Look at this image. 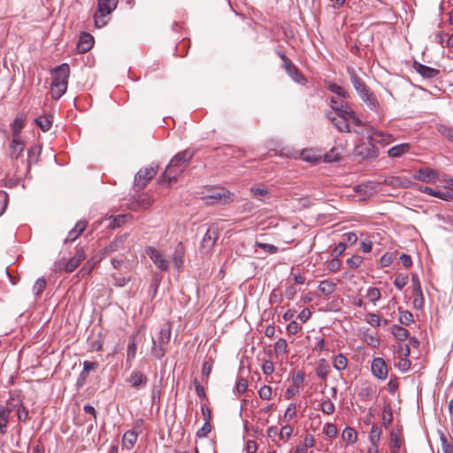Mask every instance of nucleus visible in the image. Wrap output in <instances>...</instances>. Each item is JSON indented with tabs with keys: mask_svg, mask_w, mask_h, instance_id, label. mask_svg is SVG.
<instances>
[{
	"mask_svg": "<svg viewBox=\"0 0 453 453\" xmlns=\"http://www.w3.org/2000/svg\"><path fill=\"white\" fill-rule=\"evenodd\" d=\"M195 156V150L192 149L184 150L177 153L166 166L165 172L159 178V182H167L171 184L177 180L178 177L188 167L189 162Z\"/></svg>",
	"mask_w": 453,
	"mask_h": 453,
	"instance_id": "f257e3e1",
	"label": "nucleus"
},
{
	"mask_svg": "<svg viewBox=\"0 0 453 453\" xmlns=\"http://www.w3.org/2000/svg\"><path fill=\"white\" fill-rule=\"evenodd\" d=\"M70 68L67 64H62L54 70L50 88L54 99L60 98L65 93Z\"/></svg>",
	"mask_w": 453,
	"mask_h": 453,
	"instance_id": "f03ea898",
	"label": "nucleus"
},
{
	"mask_svg": "<svg viewBox=\"0 0 453 453\" xmlns=\"http://www.w3.org/2000/svg\"><path fill=\"white\" fill-rule=\"evenodd\" d=\"M119 0H97V11L94 14L96 27H103L107 24L105 16L111 14L117 7Z\"/></svg>",
	"mask_w": 453,
	"mask_h": 453,
	"instance_id": "7ed1b4c3",
	"label": "nucleus"
},
{
	"mask_svg": "<svg viewBox=\"0 0 453 453\" xmlns=\"http://www.w3.org/2000/svg\"><path fill=\"white\" fill-rule=\"evenodd\" d=\"M158 170L157 165H151L148 167L141 169L134 177V185L139 189H142L157 174Z\"/></svg>",
	"mask_w": 453,
	"mask_h": 453,
	"instance_id": "20e7f679",
	"label": "nucleus"
},
{
	"mask_svg": "<svg viewBox=\"0 0 453 453\" xmlns=\"http://www.w3.org/2000/svg\"><path fill=\"white\" fill-rule=\"evenodd\" d=\"M283 63V68L287 73L297 83L303 84L306 81L304 76L299 72L296 65L283 53L280 51L277 52Z\"/></svg>",
	"mask_w": 453,
	"mask_h": 453,
	"instance_id": "39448f33",
	"label": "nucleus"
},
{
	"mask_svg": "<svg viewBox=\"0 0 453 453\" xmlns=\"http://www.w3.org/2000/svg\"><path fill=\"white\" fill-rule=\"evenodd\" d=\"M354 155L361 159L376 158L379 150L372 142H362L355 147Z\"/></svg>",
	"mask_w": 453,
	"mask_h": 453,
	"instance_id": "423d86ee",
	"label": "nucleus"
},
{
	"mask_svg": "<svg viewBox=\"0 0 453 453\" xmlns=\"http://www.w3.org/2000/svg\"><path fill=\"white\" fill-rule=\"evenodd\" d=\"M146 254L158 269L161 271H168L169 262L163 257L159 250L153 247H148L146 249Z\"/></svg>",
	"mask_w": 453,
	"mask_h": 453,
	"instance_id": "0eeeda50",
	"label": "nucleus"
},
{
	"mask_svg": "<svg viewBox=\"0 0 453 453\" xmlns=\"http://www.w3.org/2000/svg\"><path fill=\"white\" fill-rule=\"evenodd\" d=\"M414 179L426 182V183H432L438 180L439 178V172L436 170H434L429 167H422L419 168L414 174Z\"/></svg>",
	"mask_w": 453,
	"mask_h": 453,
	"instance_id": "6e6552de",
	"label": "nucleus"
},
{
	"mask_svg": "<svg viewBox=\"0 0 453 453\" xmlns=\"http://www.w3.org/2000/svg\"><path fill=\"white\" fill-rule=\"evenodd\" d=\"M86 258L85 251L82 248L76 249V252L73 257L65 265L64 270L66 273H73L81 263Z\"/></svg>",
	"mask_w": 453,
	"mask_h": 453,
	"instance_id": "1a4fd4ad",
	"label": "nucleus"
},
{
	"mask_svg": "<svg viewBox=\"0 0 453 453\" xmlns=\"http://www.w3.org/2000/svg\"><path fill=\"white\" fill-rule=\"evenodd\" d=\"M372 372L380 380H385L388 376V366L380 357H376L372 362Z\"/></svg>",
	"mask_w": 453,
	"mask_h": 453,
	"instance_id": "9d476101",
	"label": "nucleus"
},
{
	"mask_svg": "<svg viewBox=\"0 0 453 453\" xmlns=\"http://www.w3.org/2000/svg\"><path fill=\"white\" fill-rule=\"evenodd\" d=\"M411 281L413 285V303L415 307L421 308L424 304V296L422 293L419 279L417 274H412Z\"/></svg>",
	"mask_w": 453,
	"mask_h": 453,
	"instance_id": "9b49d317",
	"label": "nucleus"
},
{
	"mask_svg": "<svg viewBox=\"0 0 453 453\" xmlns=\"http://www.w3.org/2000/svg\"><path fill=\"white\" fill-rule=\"evenodd\" d=\"M385 183L387 185L392 186L394 188H409L418 186L416 183L411 181V180L401 177V176H390L385 180Z\"/></svg>",
	"mask_w": 453,
	"mask_h": 453,
	"instance_id": "f8f14e48",
	"label": "nucleus"
},
{
	"mask_svg": "<svg viewBox=\"0 0 453 453\" xmlns=\"http://www.w3.org/2000/svg\"><path fill=\"white\" fill-rule=\"evenodd\" d=\"M347 71L350 77L351 83L359 96L370 89L363 79L356 73V71L353 68L349 67Z\"/></svg>",
	"mask_w": 453,
	"mask_h": 453,
	"instance_id": "ddd939ff",
	"label": "nucleus"
},
{
	"mask_svg": "<svg viewBox=\"0 0 453 453\" xmlns=\"http://www.w3.org/2000/svg\"><path fill=\"white\" fill-rule=\"evenodd\" d=\"M16 407L15 404H13L11 402H8L6 405L0 406V432L1 434H4L6 431L7 424L9 421V416L11 412L14 410Z\"/></svg>",
	"mask_w": 453,
	"mask_h": 453,
	"instance_id": "4468645a",
	"label": "nucleus"
},
{
	"mask_svg": "<svg viewBox=\"0 0 453 453\" xmlns=\"http://www.w3.org/2000/svg\"><path fill=\"white\" fill-rule=\"evenodd\" d=\"M127 236L125 234L115 238L108 246L104 247L101 250L102 256L100 257V259L105 257L106 256L110 255L114 251L122 249L127 240Z\"/></svg>",
	"mask_w": 453,
	"mask_h": 453,
	"instance_id": "2eb2a0df",
	"label": "nucleus"
},
{
	"mask_svg": "<svg viewBox=\"0 0 453 453\" xmlns=\"http://www.w3.org/2000/svg\"><path fill=\"white\" fill-rule=\"evenodd\" d=\"M413 68L418 73H419L425 79H433L440 73V71L438 69L429 67L418 61L413 62Z\"/></svg>",
	"mask_w": 453,
	"mask_h": 453,
	"instance_id": "dca6fc26",
	"label": "nucleus"
},
{
	"mask_svg": "<svg viewBox=\"0 0 453 453\" xmlns=\"http://www.w3.org/2000/svg\"><path fill=\"white\" fill-rule=\"evenodd\" d=\"M127 381L134 388L145 386L148 381L147 376L140 371H133Z\"/></svg>",
	"mask_w": 453,
	"mask_h": 453,
	"instance_id": "f3484780",
	"label": "nucleus"
},
{
	"mask_svg": "<svg viewBox=\"0 0 453 453\" xmlns=\"http://www.w3.org/2000/svg\"><path fill=\"white\" fill-rule=\"evenodd\" d=\"M94 45V38L88 33H82L77 44L79 52L85 53L88 51Z\"/></svg>",
	"mask_w": 453,
	"mask_h": 453,
	"instance_id": "a211bd4d",
	"label": "nucleus"
},
{
	"mask_svg": "<svg viewBox=\"0 0 453 453\" xmlns=\"http://www.w3.org/2000/svg\"><path fill=\"white\" fill-rule=\"evenodd\" d=\"M88 222L86 220H80L76 223L74 227H73L69 233L67 237L65 240V242H74L86 229Z\"/></svg>",
	"mask_w": 453,
	"mask_h": 453,
	"instance_id": "6ab92c4d",
	"label": "nucleus"
},
{
	"mask_svg": "<svg viewBox=\"0 0 453 453\" xmlns=\"http://www.w3.org/2000/svg\"><path fill=\"white\" fill-rule=\"evenodd\" d=\"M218 231H219L218 226H216L214 225H211L208 228V230H207V232H206V234L203 236V239L202 241V245L204 248L211 247V246H212L216 242L217 239L219 238Z\"/></svg>",
	"mask_w": 453,
	"mask_h": 453,
	"instance_id": "aec40b11",
	"label": "nucleus"
},
{
	"mask_svg": "<svg viewBox=\"0 0 453 453\" xmlns=\"http://www.w3.org/2000/svg\"><path fill=\"white\" fill-rule=\"evenodd\" d=\"M360 97L370 110L375 111H378L380 103L377 99V96L374 95L373 92L371 91V89H368L367 92H365L362 95H360Z\"/></svg>",
	"mask_w": 453,
	"mask_h": 453,
	"instance_id": "412c9836",
	"label": "nucleus"
},
{
	"mask_svg": "<svg viewBox=\"0 0 453 453\" xmlns=\"http://www.w3.org/2000/svg\"><path fill=\"white\" fill-rule=\"evenodd\" d=\"M153 203V199L147 196V195H142V196H139L133 203H132V205H131V208L132 210L134 211H136V210H146L148 209L151 204Z\"/></svg>",
	"mask_w": 453,
	"mask_h": 453,
	"instance_id": "4be33fe9",
	"label": "nucleus"
},
{
	"mask_svg": "<svg viewBox=\"0 0 453 453\" xmlns=\"http://www.w3.org/2000/svg\"><path fill=\"white\" fill-rule=\"evenodd\" d=\"M10 150V155L12 158H18L24 150L23 142L19 138H12Z\"/></svg>",
	"mask_w": 453,
	"mask_h": 453,
	"instance_id": "5701e85b",
	"label": "nucleus"
},
{
	"mask_svg": "<svg viewBox=\"0 0 453 453\" xmlns=\"http://www.w3.org/2000/svg\"><path fill=\"white\" fill-rule=\"evenodd\" d=\"M333 110L337 113V116L346 119L349 122V118L354 113L353 110L347 104L341 103L340 105L333 106Z\"/></svg>",
	"mask_w": 453,
	"mask_h": 453,
	"instance_id": "b1692460",
	"label": "nucleus"
},
{
	"mask_svg": "<svg viewBox=\"0 0 453 453\" xmlns=\"http://www.w3.org/2000/svg\"><path fill=\"white\" fill-rule=\"evenodd\" d=\"M410 149L411 145L409 143H401L389 149L388 154L390 157H399L407 153Z\"/></svg>",
	"mask_w": 453,
	"mask_h": 453,
	"instance_id": "393cba45",
	"label": "nucleus"
},
{
	"mask_svg": "<svg viewBox=\"0 0 453 453\" xmlns=\"http://www.w3.org/2000/svg\"><path fill=\"white\" fill-rule=\"evenodd\" d=\"M138 433L133 430H129L124 434L122 438V443L127 449H130L136 443Z\"/></svg>",
	"mask_w": 453,
	"mask_h": 453,
	"instance_id": "a878e982",
	"label": "nucleus"
},
{
	"mask_svg": "<svg viewBox=\"0 0 453 453\" xmlns=\"http://www.w3.org/2000/svg\"><path fill=\"white\" fill-rule=\"evenodd\" d=\"M395 357H408L410 356V347L403 342H397L394 345Z\"/></svg>",
	"mask_w": 453,
	"mask_h": 453,
	"instance_id": "bb28decb",
	"label": "nucleus"
},
{
	"mask_svg": "<svg viewBox=\"0 0 453 453\" xmlns=\"http://www.w3.org/2000/svg\"><path fill=\"white\" fill-rule=\"evenodd\" d=\"M319 289L322 294L328 296L335 291L336 284L330 280H323L319 285Z\"/></svg>",
	"mask_w": 453,
	"mask_h": 453,
	"instance_id": "cd10ccee",
	"label": "nucleus"
},
{
	"mask_svg": "<svg viewBox=\"0 0 453 453\" xmlns=\"http://www.w3.org/2000/svg\"><path fill=\"white\" fill-rule=\"evenodd\" d=\"M331 122L340 132H342V133L350 132L349 122L346 121V119H342L337 116V118L331 119Z\"/></svg>",
	"mask_w": 453,
	"mask_h": 453,
	"instance_id": "c85d7f7f",
	"label": "nucleus"
},
{
	"mask_svg": "<svg viewBox=\"0 0 453 453\" xmlns=\"http://www.w3.org/2000/svg\"><path fill=\"white\" fill-rule=\"evenodd\" d=\"M35 123L43 132H46L52 126V119L50 116H41L35 119Z\"/></svg>",
	"mask_w": 453,
	"mask_h": 453,
	"instance_id": "c756f323",
	"label": "nucleus"
},
{
	"mask_svg": "<svg viewBox=\"0 0 453 453\" xmlns=\"http://www.w3.org/2000/svg\"><path fill=\"white\" fill-rule=\"evenodd\" d=\"M326 88L341 97L346 98L349 96V93L345 90V88L336 83L329 82L326 85Z\"/></svg>",
	"mask_w": 453,
	"mask_h": 453,
	"instance_id": "7c9ffc66",
	"label": "nucleus"
},
{
	"mask_svg": "<svg viewBox=\"0 0 453 453\" xmlns=\"http://www.w3.org/2000/svg\"><path fill=\"white\" fill-rule=\"evenodd\" d=\"M183 255L184 251L182 247H179L175 250L173 257L172 262L175 268L180 269L183 265Z\"/></svg>",
	"mask_w": 453,
	"mask_h": 453,
	"instance_id": "2f4dec72",
	"label": "nucleus"
},
{
	"mask_svg": "<svg viewBox=\"0 0 453 453\" xmlns=\"http://www.w3.org/2000/svg\"><path fill=\"white\" fill-rule=\"evenodd\" d=\"M381 436V428L377 425H372L370 432L369 440L372 445L379 444Z\"/></svg>",
	"mask_w": 453,
	"mask_h": 453,
	"instance_id": "473e14b6",
	"label": "nucleus"
},
{
	"mask_svg": "<svg viewBox=\"0 0 453 453\" xmlns=\"http://www.w3.org/2000/svg\"><path fill=\"white\" fill-rule=\"evenodd\" d=\"M392 334L396 340H406L409 337V331L400 326H394L392 327Z\"/></svg>",
	"mask_w": 453,
	"mask_h": 453,
	"instance_id": "72a5a7b5",
	"label": "nucleus"
},
{
	"mask_svg": "<svg viewBox=\"0 0 453 453\" xmlns=\"http://www.w3.org/2000/svg\"><path fill=\"white\" fill-rule=\"evenodd\" d=\"M342 439L343 441H347L348 443H354L357 441V433L356 431L351 427H346L342 432Z\"/></svg>",
	"mask_w": 453,
	"mask_h": 453,
	"instance_id": "f704fd0d",
	"label": "nucleus"
},
{
	"mask_svg": "<svg viewBox=\"0 0 453 453\" xmlns=\"http://www.w3.org/2000/svg\"><path fill=\"white\" fill-rule=\"evenodd\" d=\"M24 127V120L21 118H16L11 126L12 138H19V133Z\"/></svg>",
	"mask_w": 453,
	"mask_h": 453,
	"instance_id": "c9c22d12",
	"label": "nucleus"
},
{
	"mask_svg": "<svg viewBox=\"0 0 453 453\" xmlns=\"http://www.w3.org/2000/svg\"><path fill=\"white\" fill-rule=\"evenodd\" d=\"M163 343H167V342H152L151 352L157 358L165 355Z\"/></svg>",
	"mask_w": 453,
	"mask_h": 453,
	"instance_id": "e433bc0d",
	"label": "nucleus"
},
{
	"mask_svg": "<svg viewBox=\"0 0 453 453\" xmlns=\"http://www.w3.org/2000/svg\"><path fill=\"white\" fill-rule=\"evenodd\" d=\"M390 439L392 441V448L390 453H399L402 446L401 439L395 432H391Z\"/></svg>",
	"mask_w": 453,
	"mask_h": 453,
	"instance_id": "4c0bfd02",
	"label": "nucleus"
},
{
	"mask_svg": "<svg viewBox=\"0 0 453 453\" xmlns=\"http://www.w3.org/2000/svg\"><path fill=\"white\" fill-rule=\"evenodd\" d=\"M347 364L348 360L342 354L337 355L334 359V367L338 371L344 370L347 367Z\"/></svg>",
	"mask_w": 453,
	"mask_h": 453,
	"instance_id": "58836bf2",
	"label": "nucleus"
},
{
	"mask_svg": "<svg viewBox=\"0 0 453 453\" xmlns=\"http://www.w3.org/2000/svg\"><path fill=\"white\" fill-rule=\"evenodd\" d=\"M380 291L378 288L371 287L367 289L366 297L370 302L375 303L378 300H380Z\"/></svg>",
	"mask_w": 453,
	"mask_h": 453,
	"instance_id": "ea45409f",
	"label": "nucleus"
},
{
	"mask_svg": "<svg viewBox=\"0 0 453 453\" xmlns=\"http://www.w3.org/2000/svg\"><path fill=\"white\" fill-rule=\"evenodd\" d=\"M437 131L444 137H446L449 141L453 142V127L439 125L437 127Z\"/></svg>",
	"mask_w": 453,
	"mask_h": 453,
	"instance_id": "a19ab883",
	"label": "nucleus"
},
{
	"mask_svg": "<svg viewBox=\"0 0 453 453\" xmlns=\"http://www.w3.org/2000/svg\"><path fill=\"white\" fill-rule=\"evenodd\" d=\"M45 288H46V280L43 278L38 279L33 287V291H34L35 296L36 297L41 296V295L43 292V290L45 289Z\"/></svg>",
	"mask_w": 453,
	"mask_h": 453,
	"instance_id": "79ce46f5",
	"label": "nucleus"
},
{
	"mask_svg": "<svg viewBox=\"0 0 453 453\" xmlns=\"http://www.w3.org/2000/svg\"><path fill=\"white\" fill-rule=\"evenodd\" d=\"M226 195H225L224 188H220L219 191H217L216 193L210 195L206 197V203L207 204H214V203H218L219 201H220L222 199V197H224Z\"/></svg>",
	"mask_w": 453,
	"mask_h": 453,
	"instance_id": "37998d69",
	"label": "nucleus"
},
{
	"mask_svg": "<svg viewBox=\"0 0 453 453\" xmlns=\"http://www.w3.org/2000/svg\"><path fill=\"white\" fill-rule=\"evenodd\" d=\"M408 283V276L403 274H397L394 280V285L399 290H402Z\"/></svg>",
	"mask_w": 453,
	"mask_h": 453,
	"instance_id": "c03bdc74",
	"label": "nucleus"
},
{
	"mask_svg": "<svg viewBox=\"0 0 453 453\" xmlns=\"http://www.w3.org/2000/svg\"><path fill=\"white\" fill-rule=\"evenodd\" d=\"M320 410L323 413L330 415L334 411V404L329 399L325 400L321 403Z\"/></svg>",
	"mask_w": 453,
	"mask_h": 453,
	"instance_id": "a18cd8bd",
	"label": "nucleus"
},
{
	"mask_svg": "<svg viewBox=\"0 0 453 453\" xmlns=\"http://www.w3.org/2000/svg\"><path fill=\"white\" fill-rule=\"evenodd\" d=\"M398 360L395 365L401 371L406 372L411 367V361L407 357H396Z\"/></svg>",
	"mask_w": 453,
	"mask_h": 453,
	"instance_id": "49530a36",
	"label": "nucleus"
},
{
	"mask_svg": "<svg viewBox=\"0 0 453 453\" xmlns=\"http://www.w3.org/2000/svg\"><path fill=\"white\" fill-rule=\"evenodd\" d=\"M399 321L403 325H409L413 321V315L411 312L408 311H400L399 312Z\"/></svg>",
	"mask_w": 453,
	"mask_h": 453,
	"instance_id": "de8ad7c7",
	"label": "nucleus"
},
{
	"mask_svg": "<svg viewBox=\"0 0 453 453\" xmlns=\"http://www.w3.org/2000/svg\"><path fill=\"white\" fill-rule=\"evenodd\" d=\"M130 215L123 214V215H118L113 218L112 222H111L110 226L111 227H119L121 226L129 218Z\"/></svg>",
	"mask_w": 453,
	"mask_h": 453,
	"instance_id": "09e8293b",
	"label": "nucleus"
},
{
	"mask_svg": "<svg viewBox=\"0 0 453 453\" xmlns=\"http://www.w3.org/2000/svg\"><path fill=\"white\" fill-rule=\"evenodd\" d=\"M357 241V236L353 232L346 233L342 235V241L341 242L345 243V246H347L348 243L354 244Z\"/></svg>",
	"mask_w": 453,
	"mask_h": 453,
	"instance_id": "8fccbe9b",
	"label": "nucleus"
},
{
	"mask_svg": "<svg viewBox=\"0 0 453 453\" xmlns=\"http://www.w3.org/2000/svg\"><path fill=\"white\" fill-rule=\"evenodd\" d=\"M17 415H18V419L21 422H26L29 418L28 411L23 405L18 406Z\"/></svg>",
	"mask_w": 453,
	"mask_h": 453,
	"instance_id": "3c124183",
	"label": "nucleus"
},
{
	"mask_svg": "<svg viewBox=\"0 0 453 453\" xmlns=\"http://www.w3.org/2000/svg\"><path fill=\"white\" fill-rule=\"evenodd\" d=\"M373 393L374 388L371 386H367L360 389L358 395L361 399H368L373 395Z\"/></svg>",
	"mask_w": 453,
	"mask_h": 453,
	"instance_id": "603ef678",
	"label": "nucleus"
},
{
	"mask_svg": "<svg viewBox=\"0 0 453 453\" xmlns=\"http://www.w3.org/2000/svg\"><path fill=\"white\" fill-rule=\"evenodd\" d=\"M261 368L265 375H271L274 372V366L271 360H265Z\"/></svg>",
	"mask_w": 453,
	"mask_h": 453,
	"instance_id": "864d4df0",
	"label": "nucleus"
},
{
	"mask_svg": "<svg viewBox=\"0 0 453 453\" xmlns=\"http://www.w3.org/2000/svg\"><path fill=\"white\" fill-rule=\"evenodd\" d=\"M247 388H248L247 380H245L243 378H240L236 382L235 390L239 394H243L244 392H246Z\"/></svg>",
	"mask_w": 453,
	"mask_h": 453,
	"instance_id": "5fc2aeb1",
	"label": "nucleus"
},
{
	"mask_svg": "<svg viewBox=\"0 0 453 453\" xmlns=\"http://www.w3.org/2000/svg\"><path fill=\"white\" fill-rule=\"evenodd\" d=\"M258 394L263 400H269L272 396V388L265 385L259 389Z\"/></svg>",
	"mask_w": 453,
	"mask_h": 453,
	"instance_id": "6e6d98bb",
	"label": "nucleus"
},
{
	"mask_svg": "<svg viewBox=\"0 0 453 453\" xmlns=\"http://www.w3.org/2000/svg\"><path fill=\"white\" fill-rule=\"evenodd\" d=\"M251 192L255 196H265L269 194L268 188L264 186H257L251 188Z\"/></svg>",
	"mask_w": 453,
	"mask_h": 453,
	"instance_id": "4d7b16f0",
	"label": "nucleus"
},
{
	"mask_svg": "<svg viewBox=\"0 0 453 453\" xmlns=\"http://www.w3.org/2000/svg\"><path fill=\"white\" fill-rule=\"evenodd\" d=\"M324 433L330 438H334L337 434L336 426L331 423H327L324 427Z\"/></svg>",
	"mask_w": 453,
	"mask_h": 453,
	"instance_id": "13d9d810",
	"label": "nucleus"
},
{
	"mask_svg": "<svg viewBox=\"0 0 453 453\" xmlns=\"http://www.w3.org/2000/svg\"><path fill=\"white\" fill-rule=\"evenodd\" d=\"M363 262V258L360 256H353L347 260V264L351 268H358Z\"/></svg>",
	"mask_w": 453,
	"mask_h": 453,
	"instance_id": "bf43d9fd",
	"label": "nucleus"
},
{
	"mask_svg": "<svg viewBox=\"0 0 453 453\" xmlns=\"http://www.w3.org/2000/svg\"><path fill=\"white\" fill-rule=\"evenodd\" d=\"M393 260H394V254L386 253L380 257V263L382 267H387V266L390 265V264L393 262Z\"/></svg>",
	"mask_w": 453,
	"mask_h": 453,
	"instance_id": "052dcab7",
	"label": "nucleus"
},
{
	"mask_svg": "<svg viewBox=\"0 0 453 453\" xmlns=\"http://www.w3.org/2000/svg\"><path fill=\"white\" fill-rule=\"evenodd\" d=\"M257 247L263 249L265 252L274 254L277 252L278 248L273 244L257 242Z\"/></svg>",
	"mask_w": 453,
	"mask_h": 453,
	"instance_id": "680f3d73",
	"label": "nucleus"
},
{
	"mask_svg": "<svg viewBox=\"0 0 453 453\" xmlns=\"http://www.w3.org/2000/svg\"><path fill=\"white\" fill-rule=\"evenodd\" d=\"M366 321L372 326H379L380 324V317L374 313H369Z\"/></svg>",
	"mask_w": 453,
	"mask_h": 453,
	"instance_id": "e2e57ef3",
	"label": "nucleus"
},
{
	"mask_svg": "<svg viewBox=\"0 0 453 453\" xmlns=\"http://www.w3.org/2000/svg\"><path fill=\"white\" fill-rule=\"evenodd\" d=\"M136 349L137 347L134 342H131L128 344L127 351V361L132 360L135 357Z\"/></svg>",
	"mask_w": 453,
	"mask_h": 453,
	"instance_id": "0e129e2a",
	"label": "nucleus"
},
{
	"mask_svg": "<svg viewBox=\"0 0 453 453\" xmlns=\"http://www.w3.org/2000/svg\"><path fill=\"white\" fill-rule=\"evenodd\" d=\"M324 157L326 162H334L339 161L341 156L339 153L335 152L334 149H333L329 153H326Z\"/></svg>",
	"mask_w": 453,
	"mask_h": 453,
	"instance_id": "69168bd1",
	"label": "nucleus"
},
{
	"mask_svg": "<svg viewBox=\"0 0 453 453\" xmlns=\"http://www.w3.org/2000/svg\"><path fill=\"white\" fill-rule=\"evenodd\" d=\"M211 432V425L209 421H205L202 428H200L196 434L198 437H204Z\"/></svg>",
	"mask_w": 453,
	"mask_h": 453,
	"instance_id": "338daca9",
	"label": "nucleus"
},
{
	"mask_svg": "<svg viewBox=\"0 0 453 453\" xmlns=\"http://www.w3.org/2000/svg\"><path fill=\"white\" fill-rule=\"evenodd\" d=\"M328 374V366L325 365H319L317 368V375L320 379H326Z\"/></svg>",
	"mask_w": 453,
	"mask_h": 453,
	"instance_id": "774afa93",
	"label": "nucleus"
}]
</instances>
